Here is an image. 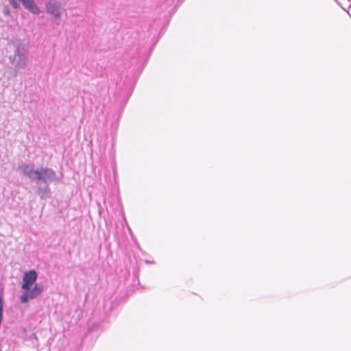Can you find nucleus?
<instances>
[{
	"label": "nucleus",
	"mask_w": 351,
	"mask_h": 351,
	"mask_svg": "<svg viewBox=\"0 0 351 351\" xmlns=\"http://www.w3.org/2000/svg\"><path fill=\"white\" fill-rule=\"evenodd\" d=\"M10 4L14 8L18 9L20 8V5L16 0H8Z\"/></svg>",
	"instance_id": "obj_9"
},
{
	"label": "nucleus",
	"mask_w": 351,
	"mask_h": 351,
	"mask_svg": "<svg viewBox=\"0 0 351 351\" xmlns=\"http://www.w3.org/2000/svg\"><path fill=\"white\" fill-rule=\"evenodd\" d=\"M10 55L8 60L13 66L14 77H16L28 64L29 47L20 39H12L9 43Z\"/></svg>",
	"instance_id": "obj_1"
},
{
	"label": "nucleus",
	"mask_w": 351,
	"mask_h": 351,
	"mask_svg": "<svg viewBox=\"0 0 351 351\" xmlns=\"http://www.w3.org/2000/svg\"><path fill=\"white\" fill-rule=\"evenodd\" d=\"M38 274L34 269L25 273L23 278L22 289H28V287H32L36 282Z\"/></svg>",
	"instance_id": "obj_5"
},
{
	"label": "nucleus",
	"mask_w": 351,
	"mask_h": 351,
	"mask_svg": "<svg viewBox=\"0 0 351 351\" xmlns=\"http://www.w3.org/2000/svg\"><path fill=\"white\" fill-rule=\"evenodd\" d=\"M46 12L53 17L55 21L60 20L62 13L64 11L61 3L57 0H49L45 3Z\"/></svg>",
	"instance_id": "obj_3"
},
{
	"label": "nucleus",
	"mask_w": 351,
	"mask_h": 351,
	"mask_svg": "<svg viewBox=\"0 0 351 351\" xmlns=\"http://www.w3.org/2000/svg\"><path fill=\"white\" fill-rule=\"evenodd\" d=\"M32 181H36L38 184L40 183L49 184L51 182L57 184L60 180L52 169L42 167L36 169V174Z\"/></svg>",
	"instance_id": "obj_2"
},
{
	"label": "nucleus",
	"mask_w": 351,
	"mask_h": 351,
	"mask_svg": "<svg viewBox=\"0 0 351 351\" xmlns=\"http://www.w3.org/2000/svg\"><path fill=\"white\" fill-rule=\"evenodd\" d=\"M23 290L24 292L20 296V301L21 303L24 304L41 294L43 291V285L40 284H36L32 289H31V287H28V289Z\"/></svg>",
	"instance_id": "obj_4"
},
{
	"label": "nucleus",
	"mask_w": 351,
	"mask_h": 351,
	"mask_svg": "<svg viewBox=\"0 0 351 351\" xmlns=\"http://www.w3.org/2000/svg\"><path fill=\"white\" fill-rule=\"evenodd\" d=\"M23 7L34 14H38L40 12L34 0H19Z\"/></svg>",
	"instance_id": "obj_7"
},
{
	"label": "nucleus",
	"mask_w": 351,
	"mask_h": 351,
	"mask_svg": "<svg viewBox=\"0 0 351 351\" xmlns=\"http://www.w3.org/2000/svg\"><path fill=\"white\" fill-rule=\"evenodd\" d=\"M49 184H45L44 186L40 185L37 189V193L41 199L47 198L49 197Z\"/></svg>",
	"instance_id": "obj_8"
},
{
	"label": "nucleus",
	"mask_w": 351,
	"mask_h": 351,
	"mask_svg": "<svg viewBox=\"0 0 351 351\" xmlns=\"http://www.w3.org/2000/svg\"><path fill=\"white\" fill-rule=\"evenodd\" d=\"M145 262L148 264L149 263H154V261H145Z\"/></svg>",
	"instance_id": "obj_10"
},
{
	"label": "nucleus",
	"mask_w": 351,
	"mask_h": 351,
	"mask_svg": "<svg viewBox=\"0 0 351 351\" xmlns=\"http://www.w3.org/2000/svg\"><path fill=\"white\" fill-rule=\"evenodd\" d=\"M18 169L23 175L28 177L29 179L33 180L36 174V170H34L33 164H27L25 162H21L18 165Z\"/></svg>",
	"instance_id": "obj_6"
}]
</instances>
